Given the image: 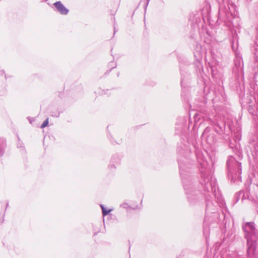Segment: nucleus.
<instances>
[{
    "mask_svg": "<svg viewBox=\"0 0 258 258\" xmlns=\"http://www.w3.org/2000/svg\"><path fill=\"white\" fill-rule=\"evenodd\" d=\"M149 1H150V0H147V4H146V6H147V5H148V3H149Z\"/></svg>",
    "mask_w": 258,
    "mask_h": 258,
    "instance_id": "412c9836",
    "label": "nucleus"
},
{
    "mask_svg": "<svg viewBox=\"0 0 258 258\" xmlns=\"http://www.w3.org/2000/svg\"><path fill=\"white\" fill-rule=\"evenodd\" d=\"M116 64H115V66H113V67H112V68H115V67H116Z\"/></svg>",
    "mask_w": 258,
    "mask_h": 258,
    "instance_id": "4be33fe9",
    "label": "nucleus"
},
{
    "mask_svg": "<svg viewBox=\"0 0 258 258\" xmlns=\"http://www.w3.org/2000/svg\"><path fill=\"white\" fill-rule=\"evenodd\" d=\"M112 63H113V62H110V64L111 65Z\"/></svg>",
    "mask_w": 258,
    "mask_h": 258,
    "instance_id": "5701e85b",
    "label": "nucleus"
},
{
    "mask_svg": "<svg viewBox=\"0 0 258 258\" xmlns=\"http://www.w3.org/2000/svg\"><path fill=\"white\" fill-rule=\"evenodd\" d=\"M202 46L201 45L197 46L196 50L194 52V55L196 59L200 61L202 58V54L201 53Z\"/></svg>",
    "mask_w": 258,
    "mask_h": 258,
    "instance_id": "6e6552de",
    "label": "nucleus"
},
{
    "mask_svg": "<svg viewBox=\"0 0 258 258\" xmlns=\"http://www.w3.org/2000/svg\"><path fill=\"white\" fill-rule=\"evenodd\" d=\"M237 14L235 5L224 2L220 5L219 17L220 19H225L226 21L233 24V20L236 18Z\"/></svg>",
    "mask_w": 258,
    "mask_h": 258,
    "instance_id": "39448f33",
    "label": "nucleus"
},
{
    "mask_svg": "<svg viewBox=\"0 0 258 258\" xmlns=\"http://www.w3.org/2000/svg\"><path fill=\"white\" fill-rule=\"evenodd\" d=\"M6 147V142L5 139L0 138V156H2Z\"/></svg>",
    "mask_w": 258,
    "mask_h": 258,
    "instance_id": "1a4fd4ad",
    "label": "nucleus"
},
{
    "mask_svg": "<svg viewBox=\"0 0 258 258\" xmlns=\"http://www.w3.org/2000/svg\"><path fill=\"white\" fill-rule=\"evenodd\" d=\"M108 91V90H102V92L101 93L102 94H107V92Z\"/></svg>",
    "mask_w": 258,
    "mask_h": 258,
    "instance_id": "a211bd4d",
    "label": "nucleus"
},
{
    "mask_svg": "<svg viewBox=\"0 0 258 258\" xmlns=\"http://www.w3.org/2000/svg\"><path fill=\"white\" fill-rule=\"evenodd\" d=\"M202 138L207 141V143L210 145L214 144L216 141V135L213 132H211V128L209 127H207L204 130L202 135Z\"/></svg>",
    "mask_w": 258,
    "mask_h": 258,
    "instance_id": "423d86ee",
    "label": "nucleus"
},
{
    "mask_svg": "<svg viewBox=\"0 0 258 258\" xmlns=\"http://www.w3.org/2000/svg\"><path fill=\"white\" fill-rule=\"evenodd\" d=\"M184 82V77L183 73L181 71V85L182 86H183Z\"/></svg>",
    "mask_w": 258,
    "mask_h": 258,
    "instance_id": "dca6fc26",
    "label": "nucleus"
},
{
    "mask_svg": "<svg viewBox=\"0 0 258 258\" xmlns=\"http://www.w3.org/2000/svg\"><path fill=\"white\" fill-rule=\"evenodd\" d=\"M212 123L214 124L217 125V126L219 127L220 128H221V127L220 126V124L219 123V121L217 120V119H215L211 121Z\"/></svg>",
    "mask_w": 258,
    "mask_h": 258,
    "instance_id": "2eb2a0df",
    "label": "nucleus"
},
{
    "mask_svg": "<svg viewBox=\"0 0 258 258\" xmlns=\"http://www.w3.org/2000/svg\"><path fill=\"white\" fill-rule=\"evenodd\" d=\"M241 60V58H240V57L236 58V59L235 60V61H234L235 65L236 67H240Z\"/></svg>",
    "mask_w": 258,
    "mask_h": 258,
    "instance_id": "ddd939ff",
    "label": "nucleus"
},
{
    "mask_svg": "<svg viewBox=\"0 0 258 258\" xmlns=\"http://www.w3.org/2000/svg\"><path fill=\"white\" fill-rule=\"evenodd\" d=\"M220 206H223L224 205V203L223 202H220Z\"/></svg>",
    "mask_w": 258,
    "mask_h": 258,
    "instance_id": "6ab92c4d",
    "label": "nucleus"
},
{
    "mask_svg": "<svg viewBox=\"0 0 258 258\" xmlns=\"http://www.w3.org/2000/svg\"><path fill=\"white\" fill-rule=\"evenodd\" d=\"M100 207L102 209V215L104 217L107 216L112 210V209L106 210L103 205H100Z\"/></svg>",
    "mask_w": 258,
    "mask_h": 258,
    "instance_id": "9b49d317",
    "label": "nucleus"
},
{
    "mask_svg": "<svg viewBox=\"0 0 258 258\" xmlns=\"http://www.w3.org/2000/svg\"><path fill=\"white\" fill-rule=\"evenodd\" d=\"M206 216L204 222V233L208 235L210 231V226L213 227L216 225L220 221L219 214L217 212V206L214 204L212 201L206 198Z\"/></svg>",
    "mask_w": 258,
    "mask_h": 258,
    "instance_id": "7ed1b4c3",
    "label": "nucleus"
},
{
    "mask_svg": "<svg viewBox=\"0 0 258 258\" xmlns=\"http://www.w3.org/2000/svg\"><path fill=\"white\" fill-rule=\"evenodd\" d=\"M226 123H227V125L229 127V128L231 131H232V125L228 121Z\"/></svg>",
    "mask_w": 258,
    "mask_h": 258,
    "instance_id": "f3484780",
    "label": "nucleus"
},
{
    "mask_svg": "<svg viewBox=\"0 0 258 258\" xmlns=\"http://www.w3.org/2000/svg\"><path fill=\"white\" fill-rule=\"evenodd\" d=\"M110 161L116 164L117 166H119L121 162V158L117 154L113 155L110 160Z\"/></svg>",
    "mask_w": 258,
    "mask_h": 258,
    "instance_id": "9d476101",
    "label": "nucleus"
},
{
    "mask_svg": "<svg viewBox=\"0 0 258 258\" xmlns=\"http://www.w3.org/2000/svg\"><path fill=\"white\" fill-rule=\"evenodd\" d=\"M4 74H5V72H4V71H1V74H0V75H3Z\"/></svg>",
    "mask_w": 258,
    "mask_h": 258,
    "instance_id": "aec40b11",
    "label": "nucleus"
},
{
    "mask_svg": "<svg viewBox=\"0 0 258 258\" xmlns=\"http://www.w3.org/2000/svg\"><path fill=\"white\" fill-rule=\"evenodd\" d=\"M5 78L6 79H7V77H6V75H5Z\"/></svg>",
    "mask_w": 258,
    "mask_h": 258,
    "instance_id": "b1692460",
    "label": "nucleus"
},
{
    "mask_svg": "<svg viewBox=\"0 0 258 258\" xmlns=\"http://www.w3.org/2000/svg\"><path fill=\"white\" fill-rule=\"evenodd\" d=\"M201 167L200 168L201 171L200 183L203 186L204 190L205 192H212V194L216 196L215 192L218 189L217 183L215 178L212 176L213 170L212 165H210L205 159H200L199 156L197 157Z\"/></svg>",
    "mask_w": 258,
    "mask_h": 258,
    "instance_id": "f03ea898",
    "label": "nucleus"
},
{
    "mask_svg": "<svg viewBox=\"0 0 258 258\" xmlns=\"http://www.w3.org/2000/svg\"><path fill=\"white\" fill-rule=\"evenodd\" d=\"M177 154V161L183 186L188 202L191 205H194L198 200V195L200 191L195 189L192 178L187 174V169L189 168V165L187 159L183 156L185 154L184 150H182L181 147H178Z\"/></svg>",
    "mask_w": 258,
    "mask_h": 258,
    "instance_id": "f257e3e1",
    "label": "nucleus"
},
{
    "mask_svg": "<svg viewBox=\"0 0 258 258\" xmlns=\"http://www.w3.org/2000/svg\"><path fill=\"white\" fill-rule=\"evenodd\" d=\"M117 166H118L116 165L115 164L110 161V163L108 165V168L110 171H111V172H113L115 170Z\"/></svg>",
    "mask_w": 258,
    "mask_h": 258,
    "instance_id": "f8f14e48",
    "label": "nucleus"
},
{
    "mask_svg": "<svg viewBox=\"0 0 258 258\" xmlns=\"http://www.w3.org/2000/svg\"><path fill=\"white\" fill-rule=\"evenodd\" d=\"M54 11L62 15H67L69 12L68 9L60 1H57L53 4Z\"/></svg>",
    "mask_w": 258,
    "mask_h": 258,
    "instance_id": "0eeeda50",
    "label": "nucleus"
},
{
    "mask_svg": "<svg viewBox=\"0 0 258 258\" xmlns=\"http://www.w3.org/2000/svg\"><path fill=\"white\" fill-rule=\"evenodd\" d=\"M228 176L231 181H241V163L237 161L233 156H229L227 161Z\"/></svg>",
    "mask_w": 258,
    "mask_h": 258,
    "instance_id": "20e7f679",
    "label": "nucleus"
},
{
    "mask_svg": "<svg viewBox=\"0 0 258 258\" xmlns=\"http://www.w3.org/2000/svg\"><path fill=\"white\" fill-rule=\"evenodd\" d=\"M49 122V119L48 118H47L43 122V123L41 125L40 127L41 128H43L45 127H46Z\"/></svg>",
    "mask_w": 258,
    "mask_h": 258,
    "instance_id": "4468645a",
    "label": "nucleus"
}]
</instances>
